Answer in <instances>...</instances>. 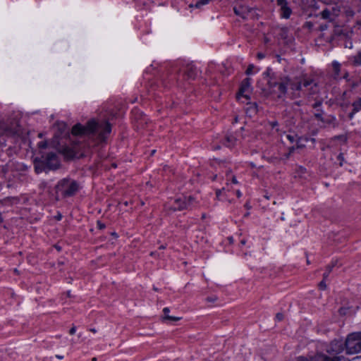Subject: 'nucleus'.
<instances>
[{
	"instance_id": "45",
	"label": "nucleus",
	"mask_w": 361,
	"mask_h": 361,
	"mask_svg": "<svg viewBox=\"0 0 361 361\" xmlns=\"http://www.w3.org/2000/svg\"><path fill=\"white\" fill-rule=\"evenodd\" d=\"M263 75H264L265 78H269V75H270V69L268 68L264 73Z\"/></svg>"
},
{
	"instance_id": "51",
	"label": "nucleus",
	"mask_w": 361,
	"mask_h": 361,
	"mask_svg": "<svg viewBox=\"0 0 361 361\" xmlns=\"http://www.w3.org/2000/svg\"><path fill=\"white\" fill-rule=\"evenodd\" d=\"M232 183H234V184H237L238 183V181H237V179L235 176H233L232 178Z\"/></svg>"
},
{
	"instance_id": "40",
	"label": "nucleus",
	"mask_w": 361,
	"mask_h": 361,
	"mask_svg": "<svg viewBox=\"0 0 361 361\" xmlns=\"http://www.w3.org/2000/svg\"><path fill=\"white\" fill-rule=\"evenodd\" d=\"M297 361H311V360L307 357L300 356L297 358Z\"/></svg>"
},
{
	"instance_id": "48",
	"label": "nucleus",
	"mask_w": 361,
	"mask_h": 361,
	"mask_svg": "<svg viewBox=\"0 0 361 361\" xmlns=\"http://www.w3.org/2000/svg\"><path fill=\"white\" fill-rule=\"evenodd\" d=\"M42 171V169L39 168V165H36V166H35V171H36L37 173H39V172H41Z\"/></svg>"
},
{
	"instance_id": "26",
	"label": "nucleus",
	"mask_w": 361,
	"mask_h": 361,
	"mask_svg": "<svg viewBox=\"0 0 361 361\" xmlns=\"http://www.w3.org/2000/svg\"><path fill=\"white\" fill-rule=\"evenodd\" d=\"M267 80V85L269 88H273L277 86V82L276 81H273L271 77Z\"/></svg>"
},
{
	"instance_id": "63",
	"label": "nucleus",
	"mask_w": 361,
	"mask_h": 361,
	"mask_svg": "<svg viewBox=\"0 0 361 361\" xmlns=\"http://www.w3.org/2000/svg\"><path fill=\"white\" fill-rule=\"evenodd\" d=\"M300 169H301V171H305V168H303V167H302V166L300 167Z\"/></svg>"
},
{
	"instance_id": "8",
	"label": "nucleus",
	"mask_w": 361,
	"mask_h": 361,
	"mask_svg": "<svg viewBox=\"0 0 361 361\" xmlns=\"http://www.w3.org/2000/svg\"><path fill=\"white\" fill-rule=\"evenodd\" d=\"M276 4L280 7V16L282 18L288 19L293 11L288 5V0H276Z\"/></svg>"
},
{
	"instance_id": "35",
	"label": "nucleus",
	"mask_w": 361,
	"mask_h": 361,
	"mask_svg": "<svg viewBox=\"0 0 361 361\" xmlns=\"http://www.w3.org/2000/svg\"><path fill=\"white\" fill-rule=\"evenodd\" d=\"M283 314L281 312H278L276 314V319L278 320V321H282L283 319Z\"/></svg>"
},
{
	"instance_id": "55",
	"label": "nucleus",
	"mask_w": 361,
	"mask_h": 361,
	"mask_svg": "<svg viewBox=\"0 0 361 361\" xmlns=\"http://www.w3.org/2000/svg\"><path fill=\"white\" fill-rule=\"evenodd\" d=\"M236 194H237V196H238V197H240L241 196V192H240V191H239V190H238V191H237Z\"/></svg>"
},
{
	"instance_id": "36",
	"label": "nucleus",
	"mask_w": 361,
	"mask_h": 361,
	"mask_svg": "<svg viewBox=\"0 0 361 361\" xmlns=\"http://www.w3.org/2000/svg\"><path fill=\"white\" fill-rule=\"evenodd\" d=\"M322 104V101H317L313 105H312V107L314 109H316L317 110V108L320 107Z\"/></svg>"
},
{
	"instance_id": "39",
	"label": "nucleus",
	"mask_w": 361,
	"mask_h": 361,
	"mask_svg": "<svg viewBox=\"0 0 361 361\" xmlns=\"http://www.w3.org/2000/svg\"><path fill=\"white\" fill-rule=\"evenodd\" d=\"M358 111H355V108L353 107L352 111L349 114L348 117L350 119H352L354 116V115L357 113Z\"/></svg>"
},
{
	"instance_id": "34",
	"label": "nucleus",
	"mask_w": 361,
	"mask_h": 361,
	"mask_svg": "<svg viewBox=\"0 0 361 361\" xmlns=\"http://www.w3.org/2000/svg\"><path fill=\"white\" fill-rule=\"evenodd\" d=\"M253 68H254V66H253L252 64L250 65V66L247 67V70H246V71H245L246 74H247V75H250V74H252Z\"/></svg>"
},
{
	"instance_id": "42",
	"label": "nucleus",
	"mask_w": 361,
	"mask_h": 361,
	"mask_svg": "<svg viewBox=\"0 0 361 361\" xmlns=\"http://www.w3.org/2000/svg\"><path fill=\"white\" fill-rule=\"evenodd\" d=\"M224 190V188L222 189H218L216 190V196L217 198H219L220 195H221L222 191Z\"/></svg>"
},
{
	"instance_id": "49",
	"label": "nucleus",
	"mask_w": 361,
	"mask_h": 361,
	"mask_svg": "<svg viewBox=\"0 0 361 361\" xmlns=\"http://www.w3.org/2000/svg\"><path fill=\"white\" fill-rule=\"evenodd\" d=\"M320 30L323 31V30H325L326 29H327V25H320Z\"/></svg>"
},
{
	"instance_id": "52",
	"label": "nucleus",
	"mask_w": 361,
	"mask_h": 361,
	"mask_svg": "<svg viewBox=\"0 0 361 361\" xmlns=\"http://www.w3.org/2000/svg\"><path fill=\"white\" fill-rule=\"evenodd\" d=\"M4 221V218L2 216L1 212H0V224Z\"/></svg>"
},
{
	"instance_id": "43",
	"label": "nucleus",
	"mask_w": 361,
	"mask_h": 361,
	"mask_svg": "<svg viewBox=\"0 0 361 361\" xmlns=\"http://www.w3.org/2000/svg\"><path fill=\"white\" fill-rule=\"evenodd\" d=\"M76 331V326H73L71 329L69 330V334L71 335H73L75 333Z\"/></svg>"
},
{
	"instance_id": "60",
	"label": "nucleus",
	"mask_w": 361,
	"mask_h": 361,
	"mask_svg": "<svg viewBox=\"0 0 361 361\" xmlns=\"http://www.w3.org/2000/svg\"><path fill=\"white\" fill-rule=\"evenodd\" d=\"M300 103H301V102H295V104L296 105H298V106H300Z\"/></svg>"
},
{
	"instance_id": "62",
	"label": "nucleus",
	"mask_w": 361,
	"mask_h": 361,
	"mask_svg": "<svg viewBox=\"0 0 361 361\" xmlns=\"http://www.w3.org/2000/svg\"><path fill=\"white\" fill-rule=\"evenodd\" d=\"M240 243H241V244L244 245V244L245 243V240H241V242H240Z\"/></svg>"
},
{
	"instance_id": "56",
	"label": "nucleus",
	"mask_w": 361,
	"mask_h": 361,
	"mask_svg": "<svg viewBox=\"0 0 361 361\" xmlns=\"http://www.w3.org/2000/svg\"><path fill=\"white\" fill-rule=\"evenodd\" d=\"M165 248H166V246H165V245H161V246L159 247V250H164V249H165Z\"/></svg>"
},
{
	"instance_id": "38",
	"label": "nucleus",
	"mask_w": 361,
	"mask_h": 361,
	"mask_svg": "<svg viewBox=\"0 0 361 361\" xmlns=\"http://www.w3.org/2000/svg\"><path fill=\"white\" fill-rule=\"evenodd\" d=\"M38 146L39 148H46L47 147V143L46 142H40L38 143Z\"/></svg>"
},
{
	"instance_id": "28",
	"label": "nucleus",
	"mask_w": 361,
	"mask_h": 361,
	"mask_svg": "<svg viewBox=\"0 0 361 361\" xmlns=\"http://www.w3.org/2000/svg\"><path fill=\"white\" fill-rule=\"evenodd\" d=\"M286 138L290 141V143H293L295 141V135L292 134H288Z\"/></svg>"
},
{
	"instance_id": "17",
	"label": "nucleus",
	"mask_w": 361,
	"mask_h": 361,
	"mask_svg": "<svg viewBox=\"0 0 361 361\" xmlns=\"http://www.w3.org/2000/svg\"><path fill=\"white\" fill-rule=\"evenodd\" d=\"M244 8H245L243 6H240L239 8L234 7L233 8L234 13L236 16H238L241 17L242 18L245 19L247 18V16H246V13L244 11Z\"/></svg>"
},
{
	"instance_id": "47",
	"label": "nucleus",
	"mask_w": 361,
	"mask_h": 361,
	"mask_svg": "<svg viewBox=\"0 0 361 361\" xmlns=\"http://www.w3.org/2000/svg\"><path fill=\"white\" fill-rule=\"evenodd\" d=\"M334 68H335L336 71H338L339 69V66H340L339 63L334 62Z\"/></svg>"
},
{
	"instance_id": "50",
	"label": "nucleus",
	"mask_w": 361,
	"mask_h": 361,
	"mask_svg": "<svg viewBox=\"0 0 361 361\" xmlns=\"http://www.w3.org/2000/svg\"><path fill=\"white\" fill-rule=\"evenodd\" d=\"M343 135H336L334 137V140H340V139H343Z\"/></svg>"
},
{
	"instance_id": "21",
	"label": "nucleus",
	"mask_w": 361,
	"mask_h": 361,
	"mask_svg": "<svg viewBox=\"0 0 361 361\" xmlns=\"http://www.w3.org/2000/svg\"><path fill=\"white\" fill-rule=\"evenodd\" d=\"M353 64L355 66H360L361 65V51H360L357 55L353 56Z\"/></svg>"
},
{
	"instance_id": "14",
	"label": "nucleus",
	"mask_w": 361,
	"mask_h": 361,
	"mask_svg": "<svg viewBox=\"0 0 361 361\" xmlns=\"http://www.w3.org/2000/svg\"><path fill=\"white\" fill-rule=\"evenodd\" d=\"M236 141V138L233 135H227L223 141V145L227 147H232L235 145Z\"/></svg>"
},
{
	"instance_id": "58",
	"label": "nucleus",
	"mask_w": 361,
	"mask_h": 361,
	"mask_svg": "<svg viewBox=\"0 0 361 361\" xmlns=\"http://www.w3.org/2000/svg\"><path fill=\"white\" fill-rule=\"evenodd\" d=\"M217 178V176L216 175H214L213 177H212V180H216Z\"/></svg>"
},
{
	"instance_id": "54",
	"label": "nucleus",
	"mask_w": 361,
	"mask_h": 361,
	"mask_svg": "<svg viewBox=\"0 0 361 361\" xmlns=\"http://www.w3.org/2000/svg\"><path fill=\"white\" fill-rule=\"evenodd\" d=\"M307 25L310 28L312 26V24L310 22H307Z\"/></svg>"
},
{
	"instance_id": "53",
	"label": "nucleus",
	"mask_w": 361,
	"mask_h": 361,
	"mask_svg": "<svg viewBox=\"0 0 361 361\" xmlns=\"http://www.w3.org/2000/svg\"><path fill=\"white\" fill-rule=\"evenodd\" d=\"M111 235H113L114 238H118V235L116 232L111 233Z\"/></svg>"
},
{
	"instance_id": "13",
	"label": "nucleus",
	"mask_w": 361,
	"mask_h": 361,
	"mask_svg": "<svg viewBox=\"0 0 361 361\" xmlns=\"http://www.w3.org/2000/svg\"><path fill=\"white\" fill-rule=\"evenodd\" d=\"M278 87V90L279 91V94L278 95V97L279 98H282L283 97L286 93H287V90H288V82H277V86Z\"/></svg>"
},
{
	"instance_id": "16",
	"label": "nucleus",
	"mask_w": 361,
	"mask_h": 361,
	"mask_svg": "<svg viewBox=\"0 0 361 361\" xmlns=\"http://www.w3.org/2000/svg\"><path fill=\"white\" fill-rule=\"evenodd\" d=\"M212 0H198L195 4H190V8H202V6L207 5Z\"/></svg>"
},
{
	"instance_id": "57",
	"label": "nucleus",
	"mask_w": 361,
	"mask_h": 361,
	"mask_svg": "<svg viewBox=\"0 0 361 361\" xmlns=\"http://www.w3.org/2000/svg\"><path fill=\"white\" fill-rule=\"evenodd\" d=\"M90 331L91 332H92V333H96V332H97L96 329H94V328L90 329Z\"/></svg>"
},
{
	"instance_id": "12",
	"label": "nucleus",
	"mask_w": 361,
	"mask_h": 361,
	"mask_svg": "<svg viewBox=\"0 0 361 361\" xmlns=\"http://www.w3.org/2000/svg\"><path fill=\"white\" fill-rule=\"evenodd\" d=\"M312 81V84L308 87H305L304 90L306 91V94L308 95H313L318 92V86L317 82L311 79Z\"/></svg>"
},
{
	"instance_id": "31",
	"label": "nucleus",
	"mask_w": 361,
	"mask_h": 361,
	"mask_svg": "<svg viewBox=\"0 0 361 361\" xmlns=\"http://www.w3.org/2000/svg\"><path fill=\"white\" fill-rule=\"evenodd\" d=\"M337 159H338V161H340V166H342L343 165V162L344 161L343 154V153H340L338 155Z\"/></svg>"
},
{
	"instance_id": "2",
	"label": "nucleus",
	"mask_w": 361,
	"mask_h": 361,
	"mask_svg": "<svg viewBox=\"0 0 361 361\" xmlns=\"http://www.w3.org/2000/svg\"><path fill=\"white\" fill-rule=\"evenodd\" d=\"M56 200H66L73 197L82 189L80 183L71 178L59 180L55 185Z\"/></svg>"
},
{
	"instance_id": "6",
	"label": "nucleus",
	"mask_w": 361,
	"mask_h": 361,
	"mask_svg": "<svg viewBox=\"0 0 361 361\" xmlns=\"http://www.w3.org/2000/svg\"><path fill=\"white\" fill-rule=\"evenodd\" d=\"M198 71L192 63L183 66L178 73V77H183L184 80H194L197 75Z\"/></svg>"
},
{
	"instance_id": "44",
	"label": "nucleus",
	"mask_w": 361,
	"mask_h": 361,
	"mask_svg": "<svg viewBox=\"0 0 361 361\" xmlns=\"http://www.w3.org/2000/svg\"><path fill=\"white\" fill-rule=\"evenodd\" d=\"M338 361H350L348 358L343 357V356H337Z\"/></svg>"
},
{
	"instance_id": "64",
	"label": "nucleus",
	"mask_w": 361,
	"mask_h": 361,
	"mask_svg": "<svg viewBox=\"0 0 361 361\" xmlns=\"http://www.w3.org/2000/svg\"><path fill=\"white\" fill-rule=\"evenodd\" d=\"M219 148H220V147H219V146H216V147H215V149H219Z\"/></svg>"
},
{
	"instance_id": "4",
	"label": "nucleus",
	"mask_w": 361,
	"mask_h": 361,
	"mask_svg": "<svg viewBox=\"0 0 361 361\" xmlns=\"http://www.w3.org/2000/svg\"><path fill=\"white\" fill-rule=\"evenodd\" d=\"M195 199L192 196L177 198L174 200L171 209L173 212L183 209H190L194 206Z\"/></svg>"
},
{
	"instance_id": "30",
	"label": "nucleus",
	"mask_w": 361,
	"mask_h": 361,
	"mask_svg": "<svg viewBox=\"0 0 361 361\" xmlns=\"http://www.w3.org/2000/svg\"><path fill=\"white\" fill-rule=\"evenodd\" d=\"M216 300H217V297L215 295L207 297L206 298V300L209 302H214L216 301Z\"/></svg>"
},
{
	"instance_id": "15",
	"label": "nucleus",
	"mask_w": 361,
	"mask_h": 361,
	"mask_svg": "<svg viewBox=\"0 0 361 361\" xmlns=\"http://www.w3.org/2000/svg\"><path fill=\"white\" fill-rule=\"evenodd\" d=\"M61 152L69 159H72L75 157V151L68 147H63L61 150Z\"/></svg>"
},
{
	"instance_id": "1",
	"label": "nucleus",
	"mask_w": 361,
	"mask_h": 361,
	"mask_svg": "<svg viewBox=\"0 0 361 361\" xmlns=\"http://www.w3.org/2000/svg\"><path fill=\"white\" fill-rule=\"evenodd\" d=\"M111 132V126L108 121L97 122L93 119L89 121L85 126L77 123L71 130L73 135L95 137L98 142H104Z\"/></svg>"
},
{
	"instance_id": "59",
	"label": "nucleus",
	"mask_w": 361,
	"mask_h": 361,
	"mask_svg": "<svg viewBox=\"0 0 361 361\" xmlns=\"http://www.w3.org/2000/svg\"><path fill=\"white\" fill-rule=\"evenodd\" d=\"M56 357H57L58 359L61 360V359H63V356H61V355H56Z\"/></svg>"
},
{
	"instance_id": "33",
	"label": "nucleus",
	"mask_w": 361,
	"mask_h": 361,
	"mask_svg": "<svg viewBox=\"0 0 361 361\" xmlns=\"http://www.w3.org/2000/svg\"><path fill=\"white\" fill-rule=\"evenodd\" d=\"M281 32H282V33H281V37H282L283 38H286V37L287 32H288V28H287V27H282V28H281Z\"/></svg>"
},
{
	"instance_id": "3",
	"label": "nucleus",
	"mask_w": 361,
	"mask_h": 361,
	"mask_svg": "<svg viewBox=\"0 0 361 361\" xmlns=\"http://www.w3.org/2000/svg\"><path fill=\"white\" fill-rule=\"evenodd\" d=\"M347 354L353 355L361 352V339L359 332H353L348 335L345 341Z\"/></svg>"
},
{
	"instance_id": "10",
	"label": "nucleus",
	"mask_w": 361,
	"mask_h": 361,
	"mask_svg": "<svg viewBox=\"0 0 361 361\" xmlns=\"http://www.w3.org/2000/svg\"><path fill=\"white\" fill-rule=\"evenodd\" d=\"M250 87L251 79L250 78H245L241 82L237 97H238L239 96H241L245 97L247 99H250V97L247 94V92H250Z\"/></svg>"
},
{
	"instance_id": "32",
	"label": "nucleus",
	"mask_w": 361,
	"mask_h": 361,
	"mask_svg": "<svg viewBox=\"0 0 361 361\" xmlns=\"http://www.w3.org/2000/svg\"><path fill=\"white\" fill-rule=\"evenodd\" d=\"M269 126L271 127L272 129L276 128L279 126V123L277 121H272L269 122Z\"/></svg>"
},
{
	"instance_id": "18",
	"label": "nucleus",
	"mask_w": 361,
	"mask_h": 361,
	"mask_svg": "<svg viewBox=\"0 0 361 361\" xmlns=\"http://www.w3.org/2000/svg\"><path fill=\"white\" fill-rule=\"evenodd\" d=\"M327 359H329V356L324 354L319 353L311 357L310 360L311 361H326Z\"/></svg>"
},
{
	"instance_id": "9",
	"label": "nucleus",
	"mask_w": 361,
	"mask_h": 361,
	"mask_svg": "<svg viewBox=\"0 0 361 361\" xmlns=\"http://www.w3.org/2000/svg\"><path fill=\"white\" fill-rule=\"evenodd\" d=\"M312 82L311 78L304 77L298 82H291L290 85V89L298 92L304 91V88L308 87Z\"/></svg>"
},
{
	"instance_id": "27",
	"label": "nucleus",
	"mask_w": 361,
	"mask_h": 361,
	"mask_svg": "<svg viewBox=\"0 0 361 361\" xmlns=\"http://www.w3.org/2000/svg\"><path fill=\"white\" fill-rule=\"evenodd\" d=\"M319 287L321 290H325L326 288V280L323 278V280L319 283Z\"/></svg>"
},
{
	"instance_id": "5",
	"label": "nucleus",
	"mask_w": 361,
	"mask_h": 361,
	"mask_svg": "<svg viewBox=\"0 0 361 361\" xmlns=\"http://www.w3.org/2000/svg\"><path fill=\"white\" fill-rule=\"evenodd\" d=\"M42 166L49 170H56L60 166V162L56 153L49 152L47 154L44 160L40 162Z\"/></svg>"
},
{
	"instance_id": "7",
	"label": "nucleus",
	"mask_w": 361,
	"mask_h": 361,
	"mask_svg": "<svg viewBox=\"0 0 361 361\" xmlns=\"http://www.w3.org/2000/svg\"><path fill=\"white\" fill-rule=\"evenodd\" d=\"M345 349V342L342 340L334 339L326 349V352L331 355H338Z\"/></svg>"
},
{
	"instance_id": "61",
	"label": "nucleus",
	"mask_w": 361,
	"mask_h": 361,
	"mask_svg": "<svg viewBox=\"0 0 361 361\" xmlns=\"http://www.w3.org/2000/svg\"><path fill=\"white\" fill-rule=\"evenodd\" d=\"M61 219V214H59V216H57V219H58V220H60Z\"/></svg>"
},
{
	"instance_id": "41",
	"label": "nucleus",
	"mask_w": 361,
	"mask_h": 361,
	"mask_svg": "<svg viewBox=\"0 0 361 361\" xmlns=\"http://www.w3.org/2000/svg\"><path fill=\"white\" fill-rule=\"evenodd\" d=\"M264 57H265V54L262 52H259L257 54V58L259 60L263 59Z\"/></svg>"
},
{
	"instance_id": "11",
	"label": "nucleus",
	"mask_w": 361,
	"mask_h": 361,
	"mask_svg": "<svg viewBox=\"0 0 361 361\" xmlns=\"http://www.w3.org/2000/svg\"><path fill=\"white\" fill-rule=\"evenodd\" d=\"M170 310L169 307H164L163 310V319L169 322H174L179 321L181 318L177 317H172L169 315Z\"/></svg>"
},
{
	"instance_id": "19",
	"label": "nucleus",
	"mask_w": 361,
	"mask_h": 361,
	"mask_svg": "<svg viewBox=\"0 0 361 361\" xmlns=\"http://www.w3.org/2000/svg\"><path fill=\"white\" fill-rule=\"evenodd\" d=\"M336 262H332L331 264H329L326 267V271L323 274V278H324V280H326L328 276H329L330 273L331 272L333 268L335 267Z\"/></svg>"
},
{
	"instance_id": "29",
	"label": "nucleus",
	"mask_w": 361,
	"mask_h": 361,
	"mask_svg": "<svg viewBox=\"0 0 361 361\" xmlns=\"http://www.w3.org/2000/svg\"><path fill=\"white\" fill-rule=\"evenodd\" d=\"M97 226L99 229L100 230H102V229H104L106 228V225L105 224H104L103 222H102L101 221L98 220L97 221Z\"/></svg>"
},
{
	"instance_id": "22",
	"label": "nucleus",
	"mask_w": 361,
	"mask_h": 361,
	"mask_svg": "<svg viewBox=\"0 0 361 361\" xmlns=\"http://www.w3.org/2000/svg\"><path fill=\"white\" fill-rule=\"evenodd\" d=\"M352 106L355 108V111H360L361 110V97L353 102Z\"/></svg>"
},
{
	"instance_id": "46",
	"label": "nucleus",
	"mask_w": 361,
	"mask_h": 361,
	"mask_svg": "<svg viewBox=\"0 0 361 361\" xmlns=\"http://www.w3.org/2000/svg\"><path fill=\"white\" fill-rule=\"evenodd\" d=\"M326 361H338V360L337 356H334L333 357H329V359H327Z\"/></svg>"
},
{
	"instance_id": "37",
	"label": "nucleus",
	"mask_w": 361,
	"mask_h": 361,
	"mask_svg": "<svg viewBox=\"0 0 361 361\" xmlns=\"http://www.w3.org/2000/svg\"><path fill=\"white\" fill-rule=\"evenodd\" d=\"M300 138L298 139V140H297L296 142V147H295V149H300V148H303L305 147V145H302V144H300Z\"/></svg>"
},
{
	"instance_id": "25",
	"label": "nucleus",
	"mask_w": 361,
	"mask_h": 361,
	"mask_svg": "<svg viewBox=\"0 0 361 361\" xmlns=\"http://www.w3.org/2000/svg\"><path fill=\"white\" fill-rule=\"evenodd\" d=\"M323 111L322 110L317 109V112L314 114V117L317 120L320 121L322 122H324V118L322 116Z\"/></svg>"
},
{
	"instance_id": "23",
	"label": "nucleus",
	"mask_w": 361,
	"mask_h": 361,
	"mask_svg": "<svg viewBox=\"0 0 361 361\" xmlns=\"http://www.w3.org/2000/svg\"><path fill=\"white\" fill-rule=\"evenodd\" d=\"M320 16L321 17L323 18V19H325V20H327V19H330V16H331V11L326 8V9H324L321 13H320Z\"/></svg>"
},
{
	"instance_id": "20",
	"label": "nucleus",
	"mask_w": 361,
	"mask_h": 361,
	"mask_svg": "<svg viewBox=\"0 0 361 361\" xmlns=\"http://www.w3.org/2000/svg\"><path fill=\"white\" fill-rule=\"evenodd\" d=\"M326 124L332 125L334 128H336L338 126L336 123V118L334 116H330L328 118L324 119V122Z\"/></svg>"
},
{
	"instance_id": "24",
	"label": "nucleus",
	"mask_w": 361,
	"mask_h": 361,
	"mask_svg": "<svg viewBox=\"0 0 361 361\" xmlns=\"http://www.w3.org/2000/svg\"><path fill=\"white\" fill-rule=\"evenodd\" d=\"M295 149V146L290 147L288 148V152L284 154L283 159H286V160L290 158V157L291 156V154L294 152Z\"/></svg>"
}]
</instances>
